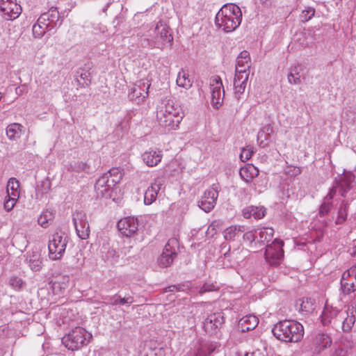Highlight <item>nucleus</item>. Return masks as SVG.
<instances>
[{
  "label": "nucleus",
  "mask_w": 356,
  "mask_h": 356,
  "mask_svg": "<svg viewBox=\"0 0 356 356\" xmlns=\"http://www.w3.org/2000/svg\"><path fill=\"white\" fill-rule=\"evenodd\" d=\"M242 13L241 8L233 3H226L219 10L215 18L216 27L224 32L234 31L241 24Z\"/></svg>",
  "instance_id": "nucleus-1"
},
{
  "label": "nucleus",
  "mask_w": 356,
  "mask_h": 356,
  "mask_svg": "<svg viewBox=\"0 0 356 356\" xmlns=\"http://www.w3.org/2000/svg\"><path fill=\"white\" fill-rule=\"evenodd\" d=\"M272 332L280 341L296 343L302 339L304 328L302 324L296 321L285 320L275 324Z\"/></svg>",
  "instance_id": "nucleus-2"
},
{
  "label": "nucleus",
  "mask_w": 356,
  "mask_h": 356,
  "mask_svg": "<svg viewBox=\"0 0 356 356\" xmlns=\"http://www.w3.org/2000/svg\"><path fill=\"white\" fill-rule=\"evenodd\" d=\"M156 118L161 126L175 129L178 127L183 116L180 113V108L175 106L172 100L168 99L163 101L159 106Z\"/></svg>",
  "instance_id": "nucleus-3"
},
{
  "label": "nucleus",
  "mask_w": 356,
  "mask_h": 356,
  "mask_svg": "<svg viewBox=\"0 0 356 356\" xmlns=\"http://www.w3.org/2000/svg\"><path fill=\"white\" fill-rule=\"evenodd\" d=\"M91 337L84 328L76 327L62 338V343L69 350H76L86 346Z\"/></svg>",
  "instance_id": "nucleus-4"
},
{
  "label": "nucleus",
  "mask_w": 356,
  "mask_h": 356,
  "mask_svg": "<svg viewBox=\"0 0 356 356\" xmlns=\"http://www.w3.org/2000/svg\"><path fill=\"white\" fill-rule=\"evenodd\" d=\"M68 237L65 233L57 232L52 234L49 240V256L52 260L60 259L65 253Z\"/></svg>",
  "instance_id": "nucleus-5"
},
{
  "label": "nucleus",
  "mask_w": 356,
  "mask_h": 356,
  "mask_svg": "<svg viewBox=\"0 0 356 356\" xmlns=\"http://www.w3.org/2000/svg\"><path fill=\"white\" fill-rule=\"evenodd\" d=\"M154 31L156 37L149 42L152 47L163 49L165 45L171 46L173 37L166 24L161 22H158Z\"/></svg>",
  "instance_id": "nucleus-6"
},
{
  "label": "nucleus",
  "mask_w": 356,
  "mask_h": 356,
  "mask_svg": "<svg viewBox=\"0 0 356 356\" xmlns=\"http://www.w3.org/2000/svg\"><path fill=\"white\" fill-rule=\"evenodd\" d=\"M283 245L282 241L275 239L271 244L266 246L264 257L270 266H277L281 264L284 257Z\"/></svg>",
  "instance_id": "nucleus-7"
},
{
  "label": "nucleus",
  "mask_w": 356,
  "mask_h": 356,
  "mask_svg": "<svg viewBox=\"0 0 356 356\" xmlns=\"http://www.w3.org/2000/svg\"><path fill=\"white\" fill-rule=\"evenodd\" d=\"M210 88L211 92V104L218 108L223 101L225 91L222 80L219 76H213L210 79Z\"/></svg>",
  "instance_id": "nucleus-8"
},
{
  "label": "nucleus",
  "mask_w": 356,
  "mask_h": 356,
  "mask_svg": "<svg viewBox=\"0 0 356 356\" xmlns=\"http://www.w3.org/2000/svg\"><path fill=\"white\" fill-rule=\"evenodd\" d=\"M341 290L345 295L356 291V265L343 272L341 278Z\"/></svg>",
  "instance_id": "nucleus-9"
},
{
  "label": "nucleus",
  "mask_w": 356,
  "mask_h": 356,
  "mask_svg": "<svg viewBox=\"0 0 356 356\" xmlns=\"http://www.w3.org/2000/svg\"><path fill=\"white\" fill-rule=\"evenodd\" d=\"M150 85L147 79H140L136 81L129 94V99L135 101L137 104L143 102L148 96Z\"/></svg>",
  "instance_id": "nucleus-10"
},
{
  "label": "nucleus",
  "mask_w": 356,
  "mask_h": 356,
  "mask_svg": "<svg viewBox=\"0 0 356 356\" xmlns=\"http://www.w3.org/2000/svg\"><path fill=\"white\" fill-rule=\"evenodd\" d=\"M218 197V186L213 184L204 193L198 202V206L205 212H209L215 207Z\"/></svg>",
  "instance_id": "nucleus-11"
},
{
  "label": "nucleus",
  "mask_w": 356,
  "mask_h": 356,
  "mask_svg": "<svg viewBox=\"0 0 356 356\" xmlns=\"http://www.w3.org/2000/svg\"><path fill=\"white\" fill-rule=\"evenodd\" d=\"M73 222L78 236L81 239H87L90 236V226L86 213L76 211L73 215Z\"/></svg>",
  "instance_id": "nucleus-12"
},
{
  "label": "nucleus",
  "mask_w": 356,
  "mask_h": 356,
  "mask_svg": "<svg viewBox=\"0 0 356 356\" xmlns=\"http://www.w3.org/2000/svg\"><path fill=\"white\" fill-rule=\"evenodd\" d=\"M0 11L7 20L17 18L22 13V7L16 0H0Z\"/></svg>",
  "instance_id": "nucleus-13"
},
{
  "label": "nucleus",
  "mask_w": 356,
  "mask_h": 356,
  "mask_svg": "<svg viewBox=\"0 0 356 356\" xmlns=\"http://www.w3.org/2000/svg\"><path fill=\"white\" fill-rule=\"evenodd\" d=\"M118 228L120 232L126 237H131L136 234L138 229V221L135 217H127L119 220Z\"/></svg>",
  "instance_id": "nucleus-14"
},
{
  "label": "nucleus",
  "mask_w": 356,
  "mask_h": 356,
  "mask_svg": "<svg viewBox=\"0 0 356 356\" xmlns=\"http://www.w3.org/2000/svg\"><path fill=\"white\" fill-rule=\"evenodd\" d=\"M224 323V316L221 312L213 313L204 321V329L209 334H216Z\"/></svg>",
  "instance_id": "nucleus-15"
},
{
  "label": "nucleus",
  "mask_w": 356,
  "mask_h": 356,
  "mask_svg": "<svg viewBox=\"0 0 356 356\" xmlns=\"http://www.w3.org/2000/svg\"><path fill=\"white\" fill-rule=\"evenodd\" d=\"M355 178V177L352 172H346L339 179L336 180L335 185L332 188L335 187L336 191L339 188V193L344 197L346 193L353 188Z\"/></svg>",
  "instance_id": "nucleus-16"
},
{
  "label": "nucleus",
  "mask_w": 356,
  "mask_h": 356,
  "mask_svg": "<svg viewBox=\"0 0 356 356\" xmlns=\"http://www.w3.org/2000/svg\"><path fill=\"white\" fill-rule=\"evenodd\" d=\"M115 185L110 184V179L107 175H102L95 184V189L98 197H108L111 196L110 191Z\"/></svg>",
  "instance_id": "nucleus-17"
},
{
  "label": "nucleus",
  "mask_w": 356,
  "mask_h": 356,
  "mask_svg": "<svg viewBox=\"0 0 356 356\" xmlns=\"http://www.w3.org/2000/svg\"><path fill=\"white\" fill-rule=\"evenodd\" d=\"M162 158V150L156 148H149L142 154L143 161L149 167L156 166Z\"/></svg>",
  "instance_id": "nucleus-18"
},
{
  "label": "nucleus",
  "mask_w": 356,
  "mask_h": 356,
  "mask_svg": "<svg viewBox=\"0 0 356 356\" xmlns=\"http://www.w3.org/2000/svg\"><path fill=\"white\" fill-rule=\"evenodd\" d=\"M354 345L353 341L344 338L339 343H335L330 356H348Z\"/></svg>",
  "instance_id": "nucleus-19"
},
{
  "label": "nucleus",
  "mask_w": 356,
  "mask_h": 356,
  "mask_svg": "<svg viewBox=\"0 0 356 356\" xmlns=\"http://www.w3.org/2000/svg\"><path fill=\"white\" fill-rule=\"evenodd\" d=\"M339 319L337 318L334 321V325L341 324L343 332H350L356 321L355 315L350 312H341V314L339 315Z\"/></svg>",
  "instance_id": "nucleus-20"
},
{
  "label": "nucleus",
  "mask_w": 356,
  "mask_h": 356,
  "mask_svg": "<svg viewBox=\"0 0 356 356\" xmlns=\"http://www.w3.org/2000/svg\"><path fill=\"white\" fill-rule=\"evenodd\" d=\"M332 341L331 337L325 333H319L313 339L314 351L320 353L325 349L330 347Z\"/></svg>",
  "instance_id": "nucleus-21"
},
{
  "label": "nucleus",
  "mask_w": 356,
  "mask_h": 356,
  "mask_svg": "<svg viewBox=\"0 0 356 356\" xmlns=\"http://www.w3.org/2000/svg\"><path fill=\"white\" fill-rule=\"evenodd\" d=\"M69 281L70 278L67 275H58L54 277L49 282L53 293L56 295L63 294L68 286Z\"/></svg>",
  "instance_id": "nucleus-22"
},
{
  "label": "nucleus",
  "mask_w": 356,
  "mask_h": 356,
  "mask_svg": "<svg viewBox=\"0 0 356 356\" xmlns=\"http://www.w3.org/2000/svg\"><path fill=\"white\" fill-rule=\"evenodd\" d=\"M236 73L250 74V56L247 51H241L236 58Z\"/></svg>",
  "instance_id": "nucleus-23"
},
{
  "label": "nucleus",
  "mask_w": 356,
  "mask_h": 356,
  "mask_svg": "<svg viewBox=\"0 0 356 356\" xmlns=\"http://www.w3.org/2000/svg\"><path fill=\"white\" fill-rule=\"evenodd\" d=\"M249 78L248 74H236L234 79V95L239 100L243 94Z\"/></svg>",
  "instance_id": "nucleus-24"
},
{
  "label": "nucleus",
  "mask_w": 356,
  "mask_h": 356,
  "mask_svg": "<svg viewBox=\"0 0 356 356\" xmlns=\"http://www.w3.org/2000/svg\"><path fill=\"white\" fill-rule=\"evenodd\" d=\"M38 19L40 20V23L48 24V26H52L53 29L56 26L59 22V12L56 8H51L48 12L41 14Z\"/></svg>",
  "instance_id": "nucleus-25"
},
{
  "label": "nucleus",
  "mask_w": 356,
  "mask_h": 356,
  "mask_svg": "<svg viewBox=\"0 0 356 356\" xmlns=\"http://www.w3.org/2000/svg\"><path fill=\"white\" fill-rule=\"evenodd\" d=\"M341 314V312L337 309L325 304L321 316V321L324 325H327L332 322H333V324L334 325V321L337 318L339 319V315Z\"/></svg>",
  "instance_id": "nucleus-26"
},
{
  "label": "nucleus",
  "mask_w": 356,
  "mask_h": 356,
  "mask_svg": "<svg viewBox=\"0 0 356 356\" xmlns=\"http://www.w3.org/2000/svg\"><path fill=\"white\" fill-rule=\"evenodd\" d=\"M161 186V180L156 179L154 183L147 188L144 194L145 204L149 205L156 200L158 192L160 191Z\"/></svg>",
  "instance_id": "nucleus-27"
},
{
  "label": "nucleus",
  "mask_w": 356,
  "mask_h": 356,
  "mask_svg": "<svg viewBox=\"0 0 356 356\" xmlns=\"http://www.w3.org/2000/svg\"><path fill=\"white\" fill-rule=\"evenodd\" d=\"M259 323V319L254 315H247L241 318L238 324V327L241 332H248L254 329Z\"/></svg>",
  "instance_id": "nucleus-28"
},
{
  "label": "nucleus",
  "mask_w": 356,
  "mask_h": 356,
  "mask_svg": "<svg viewBox=\"0 0 356 356\" xmlns=\"http://www.w3.org/2000/svg\"><path fill=\"white\" fill-rule=\"evenodd\" d=\"M239 174L241 177L248 183L259 175V170L252 164H246L240 168Z\"/></svg>",
  "instance_id": "nucleus-29"
},
{
  "label": "nucleus",
  "mask_w": 356,
  "mask_h": 356,
  "mask_svg": "<svg viewBox=\"0 0 356 356\" xmlns=\"http://www.w3.org/2000/svg\"><path fill=\"white\" fill-rule=\"evenodd\" d=\"M24 127L19 123H11L8 124L6 129V134L8 138L15 141L18 140L23 134Z\"/></svg>",
  "instance_id": "nucleus-30"
},
{
  "label": "nucleus",
  "mask_w": 356,
  "mask_h": 356,
  "mask_svg": "<svg viewBox=\"0 0 356 356\" xmlns=\"http://www.w3.org/2000/svg\"><path fill=\"white\" fill-rule=\"evenodd\" d=\"M257 233V242L261 244H264L266 242H269L274 234V230L271 227H262L256 229Z\"/></svg>",
  "instance_id": "nucleus-31"
},
{
  "label": "nucleus",
  "mask_w": 356,
  "mask_h": 356,
  "mask_svg": "<svg viewBox=\"0 0 356 356\" xmlns=\"http://www.w3.org/2000/svg\"><path fill=\"white\" fill-rule=\"evenodd\" d=\"M243 213L245 218L253 216L256 219H261L266 214V209L264 207L251 206L244 209Z\"/></svg>",
  "instance_id": "nucleus-32"
},
{
  "label": "nucleus",
  "mask_w": 356,
  "mask_h": 356,
  "mask_svg": "<svg viewBox=\"0 0 356 356\" xmlns=\"http://www.w3.org/2000/svg\"><path fill=\"white\" fill-rule=\"evenodd\" d=\"M335 194L336 188H332L328 194L325 197L324 202L320 207L319 214L321 216L326 215L330 211V210L332 208V203L331 202V200H332Z\"/></svg>",
  "instance_id": "nucleus-33"
},
{
  "label": "nucleus",
  "mask_w": 356,
  "mask_h": 356,
  "mask_svg": "<svg viewBox=\"0 0 356 356\" xmlns=\"http://www.w3.org/2000/svg\"><path fill=\"white\" fill-rule=\"evenodd\" d=\"M303 67L301 65H296L291 67L288 75V80L290 83L298 84L301 82L302 72Z\"/></svg>",
  "instance_id": "nucleus-34"
},
{
  "label": "nucleus",
  "mask_w": 356,
  "mask_h": 356,
  "mask_svg": "<svg viewBox=\"0 0 356 356\" xmlns=\"http://www.w3.org/2000/svg\"><path fill=\"white\" fill-rule=\"evenodd\" d=\"M52 30V26L44 23H40L38 19L37 22L33 25L32 31L35 38H41L47 31Z\"/></svg>",
  "instance_id": "nucleus-35"
},
{
  "label": "nucleus",
  "mask_w": 356,
  "mask_h": 356,
  "mask_svg": "<svg viewBox=\"0 0 356 356\" xmlns=\"http://www.w3.org/2000/svg\"><path fill=\"white\" fill-rule=\"evenodd\" d=\"M26 262L33 271H39L42 267V261L38 253H33L26 257Z\"/></svg>",
  "instance_id": "nucleus-36"
},
{
  "label": "nucleus",
  "mask_w": 356,
  "mask_h": 356,
  "mask_svg": "<svg viewBox=\"0 0 356 356\" xmlns=\"http://www.w3.org/2000/svg\"><path fill=\"white\" fill-rule=\"evenodd\" d=\"M109 303L112 305H130L134 302V298L133 296L127 295L124 297L122 298L120 296L115 294L108 299Z\"/></svg>",
  "instance_id": "nucleus-37"
},
{
  "label": "nucleus",
  "mask_w": 356,
  "mask_h": 356,
  "mask_svg": "<svg viewBox=\"0 0 356 356\" xmlns=\"http://www.w3.org/2000/svg\"><path fill=\"white\" fill-rule=\"evenodd\" d=\"M176 82L178 86L185 89H189L193 85V81L188 78V74L183 69L179 72Z\"/></svg>",
  "instance_id": "nucleus-38"
},
{
  "label": "nucleus",
  "mask_w": 356,
  "mask_h": 356,
  "mask_svg": "<svg viewBox=\"0 0 356 356\" xmlns=\"http://www.w3.org/2000/svg\"><path fill=\"white\" fill-rule=\"evenodd\" d=\"M243 231V227L230 226L224 231V238L226 241L234 240Z\"/></svg>",
  "instance_id": "nucleus-39"
},
{
  "label": "nucleus",
  "mask_w": 356,
  "mask_h": 356,
  "mask_svg": "<svg viewBox=\"0 0 356 356\" xmlns=\"http://www.w3.org/2000/svg\"><path fill=\"white\" fill-rule=\"evenodd\" d=\"M104 175H107L108 179H110V184L115 186L118 184L122 178V172L118 168H113L107 172L104 173Z\"/></svg>",
  "instance_id": "nucleus-40"
},
{
  "label": "nucleus",
  "mask_w": 356,
  "mask_h": 356,
  "mask_svg": "<svg viewBox=\"0 0 356 356\" xmlns=\"http://www.w3.org/2000/svg\"><path fill=\"white\" fill-rule=\"evenodd\" d=\"M19 182L14 177L10 178L7 184V193L8 195L19 197Z\"/></svg>",
  "instance_id": "nucleus-41"
},
{
  "label": "nucleus",
  "mask_w": 356,
  "mask_h": 356,
  "mask_svg": "<svg viewBox=\"0 0 356 356\" xmlns=\"http://www.w3.org/2000/svg\"><path fill=\"white\" fill-rule=\"evenodd\" d=\"M54 214L49 210L44 211L38 219V224L42 227H47L52 222Z\"/></svg>",
  "instance_id": "nucleus-42"
},
{
  "label": "nucleus",
  "mask_w": 356,
  "mask_h": 356,
  "mask_svg": "<svg viewBox=\"0 0 356 356\" xmlns=\"http://www.w3.org/2000/svg\"><path fill=\"white\" fill-rule=\"evenodd\" d=\"M102 257L105 261L114 264L118 261L120 254L113 248H109L107 251L102 250Z\"/></svg>",
  "instance_id": "nucleus-43"
},
{
  "label": "nucleus",
  "mask_w": 356,
  "mask_h": 356,
  "mask_svg": "<svg viewBox=\"0 0 356 356\" xmlns=\"http://www.w3.org/2000/svg\"><path fill=\"white\" fill-rule=\"evenodd\" d=\"M177 255L171 254L170 253L162 252L161 256L158 259V263L161 267L166 268L172 264L174 259Z\"/></svg>",
  "instance_id": "nucleus-44"
},
{
  "label": "nucleus",
  "mask_w": 356,
  "mask_h": 356,
  "mask_svg": "<svg viewBox=\"0 0 356 356\" xmlns=\"http://www.w3.org/2000/svg\"><path fill=\"white\" fill-rule=\"evenodd\" d=\"M178 248V241L175 238H170L165 244L163 252L170 253L171 254L177 255V250Z\"/></svg>",
  "instance_id": "nucleus-45"
},
{
  "label": "nucleus",
  "mask_w": 356,
  "mask_h": 356,
  "mask_svg": "<svg viewBox=\"0 0 356 356\" xmlns=\"http://www.w3.org/2000/svg\"><path fill=\"white\" fill-rule=\"evenodd\" d=\"M300 309L302 312H311L314 309V302L311 298H303L300 304Z\"/></svg>",
  "instance_id": "nucleus-46"
},
{
  "label": "nucleus",
  "mask_w": 356,
  "mask_h": 356,
  "mask_svg": "<svg viewBox=\"0 0 356 356\" xmlns=\"http://www.w3.org/2000/svg\"><path fill=\"white\" fill-rule=\"evenodd\" d=\"M346 218H347L346 205L344 204V207H343L341 205L339 209L338 216L335 220V223L337 225H341L346 220Z\"/></svg>",
  "instance_id": "nucleus-47"
},
{
  "label": "nucleus",
  "mask_w": 356,
  "mask_h": 356,
  "mask_svg": "<svg viewBox=\"0 0 356 356\" xmlns=\"http://www.w3.org/2000/svg\"><path fill=\"white\" fill-rule=\"evenodd\" d=\"M254 154L253 147H247L243 148L240 154V159L243 162L249 160Z\"/></svg>",
  "instance_id": "nucleus-48"
},
{
  "label": "nucleus",
  "mask_w": 356,
  "mask_h": 356,
  "mask_svg": "<svg viewBox=\"0 0 356 356\" xmlns=\"http://www.w3.org/2000/svg\"><path fill=\"white\" fill-rule=\"evenodd\" d=\"M9 283L15 290L21 289L25 284L22 279L18 277H12L10 279Z\"/></svg>",
  "instance_id": "nucleus-49"
},
{
  "label": "nucleus",
  "mask_w": 356,
  "mask_h": 356,
  "mask_svg": "<svg viewBox=\"0 0 356 356\" xmlns=\"http://www.w3.org/2000/svg\"><path fill=\"white\" fill-rule=\"evenodd\" d=\"M17 199V197L8 195L4 201V209L7 211H11L13 209L15 204H16Z\"/></svg>",
  "instance_id": "nucleus-50"
},
{
  "label": "nucleus",
  "mask_w": 356,
  "mask_h": 356,
  "mask_svg": "<svg viewBox=\"0 0 356 356\" xmlns=\"http://www.w3.org/2000/svg\"><path fill=\"white\" fill-rule=\"evenodd\" d=\"M315 10L312 7H308L302 10L301 14V19L302 21H308L314 15Z\"/></svg>",
  "instance_id": "nucleus-51"
},
{
  "label": "nucleus",
  "mask_w": 356,
  "mask_h": 356,
  "mask_svg": "<svg viewBox=\"0 0 356 356\" xmlns=\"http://www.w3.org/2000/svg\"><path fill=\"white\" fill-rule=\"evenodd\" d=\"M202 344L205 348L209 355L211 354L213 352H214L216 349L218 347V344L216 342H207Z\"/></svg>",
  "instance_id": "nucleus-52"
},
{
  "label": "nucleus",
  "mask_w": 356,
  "mask_h": 356,
  "mask_svg": "<svg viewBox=\"0 0 356 356\" xmlns=\"http://www.w3.org/2000/svg\"><path fill=\"white\" fill-rule=\"evenodd\" d=\"M257 233H256V229H254V231H250V232H245L244 234H243V238L245 241H249L250 243H252L254 241H257Z\"/></svg>",
  "instance_id": "nucleus-53"
},
{
  "label": "nucleus",
  "mask_w": 356,
  "mask_h": 356,
  "mask_svg": "<svg viewBox=\"0 0 356 356\" xmlns=\"http://www.w3.org/2000/svg\"><path fill=\"white\" fill-rule=\"evenodd\" d=\"M268 138V136L265 133H262V130L261 129L257 134V140L259 142V145L261 147H265L267 143H265Z\"/></svg>",
  "instance_id": "nucleus-54"
},
{
  "label": "nucleus",
  "mask_w": 356,
  "mask_h": 356,
  "mask_svg": "<svg viewBox=\"0 0 356 356\" xmlns=\"http://www.w3.org/2000/svg\"><path fill=\"white\" fill-rule=\"evenodd\" d=\"M286 172L290 176L296 177L301 173V170L299 167L289 166L287 167Z\"/></svg>",
  "instance_id": "nucleus-55"
},
{
  "label": "nucleus",
  "mask_w": 356,
  "mask_h": 356,
  "mask_svg": "<svg viewBox=\"0 0 356 356\" xmlns=\"http://www.w3.org/2000/svg\"><path fill=\"white\" fill-rule=\"evenodd\" d=\"M217 289L216 288V286L213 284H204L199 290V293L200 295L203 294L206 292L213 291H216Z\"/></svg>",
  "instance_id": "nucleus-56"
},
{
  "label": "nucleus",
  "mask_w": 356,
  "mask_h": 356,
  "mask_svg": "<svg viewBox=\"0 0 356 356\" xmlns=\"http://www.w3.org/2000/svg\"><path fill=\"white\" fill-rule=\"evenodd\" d=\"M142 356H162V350L161 349H149L145 351Z\"/></svg>",
  "instance_id": "nucleus-57"
},
{
  "label": "nucleus",
  "mask_w": 356,
  "mask_h": 356,
  "mask_svg": "<svg viewBox=\"0 0 356 356\" xmlns=\"http://www.w3.org/2000/svg\"><path fill=\"white\" fill-rule=\"evenodd\" d=\"M193 356H209V355L204 346L201 344Z\"/></svg>",
  "instance_id": "nucleus-58"
},
{
  "label": "nucleus",
  "mask_w": 356,
  "mask_h": 356,
  "mask_svg": "<svg viewBox=\"0 0 356 356\" xmlns=\"http://www.w3.org/2000/svg\"><path fill=\"white\" fill-rule=\"evenodd\" d=\"M261 129L262 130V133H265L268 136L273 133V127L270 124L265 125Z\"/></svg>",
  "instance_id": "nucleus-59"
},
{
  "label": "nucleus",
  "mask_w": 356,
  "mask_h": 356,
  "mask_svg": "<svg viewBox=\"0 0 356 356\" xmlns=\"http://www.w3.org/2000/svg\"><path fill=\"white\" fill-rule=\"evenodd\" d=\"M180 285H172L165 289V292H173L183 291Z\"/></svg>",
  "instance_id": "nucleus-60"
},
{
  "label": "nucleus",
  "mask_w": 356,
  "mask_h": 356,
  "mask_svg": "<svg viewBox=\"0 0 356 356\" xmlns=\"http://www.w3.org/2000/svg\"><path fill=\"white\" fill-rule=\"evenodd\" d=\"M350 313L356 316V300L351 304Z\"/></svg>",
  "instance_id": "nucleus-61"
},
{
  "label": "nucleus",
  "mask_w": 356,
  "mask_h": 356,
  "mask_svg": "<svg viewBox=\"0 0 356 356\" xmlns=\"http://www.w3.org/2000/svg\"><path fill=\"white\" fill-rule=\"evenodd\" d=\"M80 76H81V78L82 79H83V80H87V81H88V80H89V79H88L89 73H88V72H83V73H81V74H80Z\"/></svg>",
  "instance_id": "nucleus-62"
},
{
  "label": "nucleus",
  "mask_w": 356,
  "mask_h": 356,
  "mask_svg": "<svg viewBox=\"0 0 356 356\" xmlns=\"http://www.w3.org/2000/svg\"><path fill=\"white\" fill-rule=\"evenodd\" d=\"M252 188L259 193H261L262 190L261 188H259L257 186V184L254 182L252 185Z\"/></svg>",
  "instance_id": "nucleus-63"
},
{
  "label": "nucleus",
  "mask_w": 356,
  "mask_h": 356,
  "mask_svg": "<svg viewBox=\"0 0 356 356\" xmlns=\"http://www.w3.org/2000/svg\"><path fill=\"white\" fill-rule=\"evenodd\" d=\"M131 248H132V247H131V246L124 247V248H122V252H123L125 254H128V253H129V252H130V250H131Z\"/></svg>",
  "instance_id": "nucleus-64"
}]
</instances>
